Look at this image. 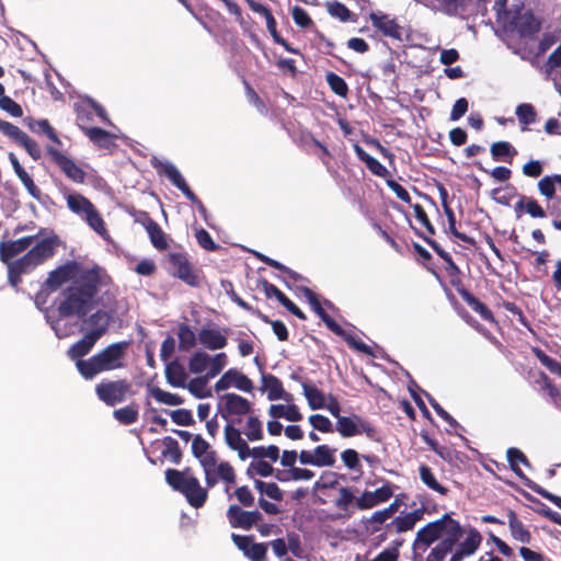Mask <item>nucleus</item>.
<instances>
[{
	"mask_svg": "<svg viewBox=\"0 0 561 561\" xmlns=\"http://www.w3.org/2000/svg\"><path fill=\"white\" fill-rule=\"evenodd\" d=\"M105 276L104 270L98 264L85 268L72 260L50 271L43 289L53 293L70 282L61 291L64 298L57 307L58 314L60 318H84L93 307Z\"/></svg>",
	"mask_w": 561,
	"mask_h": 561,
	"instance_id": "1",
	"label": "nucleus"
},
{
	"mask_svg": "<svg viewBox=\"0 0 561 561\" xmlns=\"http://www.w3.org/2000/svg\"><path fill=\"white\" fill-rule=\"evenodd\" d=\"M27 127L35 134L45 135L55 146H46V152L50 161L56 164L65 176L73 183L83 184L85 182L87 173L79 167L73 159L62 153L57 147L62 146L55 128L47 119H31Z\"/></svg>",
	"mask_w": 561,
	"mask_h": 561,
	"instance_id": "2",
	"label": "nucleus"
},
{
	"mask_svg": "<svg viewBox=\"0 0 561 561\" xmlns=\"http://www.w3.org/2000/svg\"><path fill=\"white\" fill-rule=\"evenodd\" d=\"M128 343L126 341L107 345L87 360L76 363V368L85 380H92L104 371L121 369L124 367V357Z\"/></svg>",
	"mask_w": 561,
	"mask_h": 561,
	"instance_id": "3",
	"label": "nucleus"
},
{
	"mask_svg": "<svg viewBox=\"0 0 561 561\" xmlns=\"http://www.w3.org/2000/svg\"><path fill=\"white\" fill-rule=\"evenodd\" d=\"M190 468L183 471L176 469L165 470V481L174 490L182 493L188 504L194 508L202 507L207 497V489L201 486L197 478L188 476Z\"/></svg>",
	"mask_w": 561,
	"mask_h": 561,
	"instance_id": "4",
	"label": "nucleus"
},
{
	"mask_svg": "<svg viewBox=\"0 0 561 561\" xmlns=\"http://www.w3.org/2000/svg\"><path fill=\"white\" fill-rule=\"evenodd\" d=\"M169 264V274L172 277L181 279L190 287H199L203 280V274L199 268L194 266L185 252H172L167 256Z\"/></svg>",
	"mask_w": 561,
	"mask_h": 561,
	"instance_id": "5",
	"label": "nucleus"
},
{
	"mask_svg": "<svg viewBox=\"0 0 561 561\" xmlns=\"http://www.w3.org/2000/svg\"><path fill=\"white\" fill-rule=\"evenodd\" d=\"M94 390L98 399L107 407H115L134 394L133 386L127 379H103Z\"/></svg>",
	"mask_w": 561,
	"mask_h": 561,
	"instance_id": "6",
	"label": "nucleus"
},
{
	"mask_svg": "<svg viewBox=\"0 0 561 561\" xmlns=\"http://www.w3.org/2000/svg\"><path fill=\"white\" fill-rule=\"evenodd\" d=\"M557 185L561 188V174L559 173L545 175L537 182L539 194L545 197L548 204L552 202L551 206L548 205L551 216L559 213L561 207V198L557 196Z\"/></svg>",
	"mask_w": 561,
	"mask_h": 561,
	"instance_id": "7",
	"label": "nucleus"
},
{
	"mask_svg": "<svg viewBox=\"0 0 561 561\" xmlns=\"http://www.w3.org/2000/svg\"><path fill=\"white\" fill-rule=\"evenodd\" d=\"M227 518L232 528L251 529L254 525H259L263 520L260 511H244L239 505L232 504L227 510Z\"/></svg>",
	"mask_w": 561,
	"mask_h": 561,
	"instance_id": "8",
	"label": "nucleus"
},
{
	"mask_svg": "<svg viewBox=\"0 0 561 561\" xmlns=\"http://www.w3.org/2000/svg\"><path fill=\"white\" fill-rule=\"evenodd\" d=\"M231 540L250 561H265L267 543L255 542L253 536L231 534Z\"/></svg>",
	"mask_w": 561,
	"mask_h": 561,
	"instance_id": "9",
	"label": "nucleus"
},
{
	"mask_svg": "<svg viewBox=\"0 0 561 561\" xmlns=\"http://www.w3.org/2000/svg\"><path fill=\"white\" fill-rule=\"evenodd\" d=\"M231 386L244 392H251L253 390L252 380L236 368H230L224 373L216 381L214 388L216 392H221L229 389Z\"/></svg>",
	"mask_w": 561,
	"mask_h": 561,
	"instance_id": "10",
	"label": "nucleus"
},
{
	"mask_svg": "<svg viewBox=\"0 0 561 561\" xmlns=\"http://www.w3.org/2000/svg\"><path fill=\"white\" fill-rule=\"evenodd\" d=\"M302 294L310 304L312 310L324 322L327 328L334 334L339 336H344L345 330L329 313H327L318 298V295L309 287H304Z\"/></svg>",
	"mask_w": 561,
	"mask_h": 561,
	"instance_id": "11",
	"label": "nucleus"
},
{
	"mask_svg": "<svg viewBox=\"0 0 561 561\" xmlns=\"http://www.w3.org/2000/svg\"><path fill=\"white\" fill-rule=\"evenodd\" d=\"M393 495V490L390 483H386L382 486L376 489L374 492L364 491L359 497L356 499V507L365 511L377 506L380 503H385L390 500Z\"/></svg>",
	"mask_w": 561,
	"mask_h": 561,
	"instance_id": "12",
	"label": "nucleus"
},
{
	"mask_svg": "<svg viewBox=\"0 0 561 561\" xmlns=\"http://www.w3.org/2000/svg\"><path fill=\"white\" fill-rule=\"evenodd\" d=\"M369 20L371 21L373 26L383 36L391 37L393 39H401L402 27L396 19H391L388 14L377 11L370 12Z\"/></svg>",
	"mask_w": 561,
	"mask_h": 561,
	"instance_id": "13",
	"label": "nucleus"
},
{
	"mask_svg": "<svg viewBox=\"0 0 561 561\" xmlns=\"http://www.w3.org/2000/svg\"><path fill=\"white\" fill-rule=\"evenodd\" d=\"M151 164L160 175L167 176L170 182L184 194V196L191 193V187L186 183L179 169L172 162H162L153 159L151 160Z\"/></svg>",
	"mask_w": 561,
	"mask_h": 561,
	"instance_id": "14",
	"label": "nucleus"
},
{
	"mask_svg": "<svg viewBox=\"0 0 561 561\" xmlns=\"http://www.w3.org/2000/svg\"><path fill=\"white\" fill-rule=\"evenodd\" d=\"M511 23L522 37H529L539 32L541 27V22L530 10L525 12L519 10Z\"/></svg>",
	"mask_w": 561,
	"mask_h": 561,
	"instance_id": "15",
	"label": "nucleus"
},
{
	"mask_svg": "<svg viewBox=\"0 0 561 561\" xmlns=\"http://www.w3.org/2000/svg\"><path fill=\"white\" fill-rule=\"evenodd\" d=\"M36 239L37 236H25L14 241H1L0 260L9 264L13 257L27 250Z\"/></svg>",
	"mask_w": 561,
	"mask_h": 561,
	"instance_id": "16",
	"label": "nucleus"
},
{
	"mask_svg": "<svg viewBox=\"0 0 561 561\" xmlns=\"http://www.w3.org/2000/svg\"><path fill=\"white\" fill-rule=\"evenodd\" d=\"M481 542V534L476 528L469 529L466 539L458 543L448 561H462L465 558L472 556L479 549Z\"/></svg>",
	"mask_w": 561,
	"mask_h": 561,
	"instance_id": "17",
	"label": "nucleus"
},
{
	"mask_svg": "<svg viewBox=\"0 0 561 561\" xmlns=\"http://www.w3.org/2000/svg\"><path fill=\"white\" fill-rule=\"evenodd\" d=\"M7 265L8 280L13 287H18V285L22 282V274L28 273L31 270L37 266L28 251L20 259L15 261L11 260Z\"/></svg>",
	"mask_w": 561,
	"mask_h": 561,
	"instance_id": "18",
	"label": "nucleus"
},
{
	"mask_svg": "<svg viewBox=\"0 0 561 561\" xmlns=\"http://www.w3.org/2000/svg\"><path fill=\"white\" fill-rule=\"evenodd\" d=\"M262 390L267 392L270 401L284 400L286 402L293 401V394L284 390L283 383L279 378L272 374H263Z\"/></svg>",
	"mask_w": 561,
	"mask_h": 561,
	"instance_id": "19",
	"label": "nucleus"
},
{
	"mask_svg": "<svg viewBox=\"0 0 561 561\" xmlns=\"http://www.w3.org/2000/svg\"><path fill=\"white\" fill-rule=\"evenodd\" d=\"M507 525L513 540L523 545L531 542L533 536L528 527L520 520L514 510L506 512Z\"/></svg>",
	"mask_w": 561,
	"mask_h": 561,
	"instance_id": "20",
	"label": "nucleus"
},
{
	"mask_svg": "<svg viewBox=\"0 0 561 561\" xmlns=\"http://www.w3.org/2000/svg\"><path fill=\"white\" fill-rule=\"evenodd\" d=\"M448 519V513L444 514L439 519L426 524L416 533L415 542H420L425 547H430L434 541L443 536L444 522Z\"/></svg>",
	"mask_w": 561,
	"mask_h": 561,
	"instance_id": "21",
	"label": "nucleus"
},
{
	"mask_svg": "<svg viewBox=\"0 0 561 561\" xmlns=\"http://www.w3.org/2000/svg\"><path fill=\"white\" fill-rule=\"evenodd\" d=\"M224 409L228 415H247L252 412L251 402L237 393H226L221 396Z\"/></svg>",
	"mask_w": 561,
	"mask_h": 561,
	"instance_id": "22",
	"label": "nucleus"
},
{
	"mask_svg": "<svg viewBox=\"0 0 561 561\" xmlns=\"http://www.w3.org/2000/svg\"><path fill=\"white\" fill-rule=\"evenodd\" d=\"M57 245L58 238L56 236L47 237L33 245L28 250V253L32 255V259L35 261V263L39 265L54 256Z\"/></svg>",
	"mask_w": 561,
	"mask_h": 561,
	"instance_id": "23",
	"label": "nucleus"
},
{
	"mask_svg": "<svg viewBox=\"0 0 561 561\" xmlns=\"http://www.w3.org/2000/svg\"><path fill=\"white\" fill-rule=\"evenodd\" d=\"M111 321L112 316L107 311L99 309L85 320L90 328L87 333L99 341L107 332Z\"/></svg>",
	"mask_w": 561,
	"mask_h": 561,
	"instance_id": "24",
	"label": "nucleus"
},
{
	"mask_svg": "<svg viewBox=\"0 0 561 561\" xmlns=\"http://www.w3.org/2000/svg\"><path fill=\"white\" fill-rule=\"evenodd\" d=\"M165 379L167 382L175 388H185L187 380V373L179 358L168 362L165 365Z\"/></svg>",
	"mask_w": 561,
	"mask_h": 561,
	"instance_id": "25",
	"label": "nucleus"
},
{
	"mask_svg": "<svg viewBox=\"0 0 561 561\" xmlns=\"http://www.w3.org/2000/svg\"><path fill=\"white\" fill-rule=\"evenodd\" d=\"M458 294L462 298V300L474 311L477 312L483 320L494 323L495 318L492 311L480 301L473 294H471L466 288H458Z\"/></svg>",
	"mask_w": 561,
	"mask_h": 561,
	"instance_id": "26",
	"label": "nucleus"
},
{
	"mask_svg": "<svg viewBox=\"0 0 561 561\" xmlns=\"http://www.w3.org/2000/svg\"><path fill=\"white\" fill-rule=\"evenodd\" d=\"M199 343L211 351L224 348L227 345V337L218 329L203 328L198 332Z\"/></svg>",
	"mask_w": 561,
	"mask_h": 561,
	"instance_id": "27",
	"label": "nucleus"
},
{
	"mask_svg": "<svg viewBox=\"0 0 561 561\" xmlns=\"http://www.w3.org/2000/svg\"><path fill=\"white\" fill-rule=\"evenodd\" d=\"M96 342L98 340L93 335L85 333L68 348L67 355L70 359L76 360V363L84 360L83 357L91 352Z\"/></svg>",
	"mask_w": 561,
	"mask_h": 561,
	"instance_id": "28",
	"label": "nucleus"
},
{
	"mask_svg": "<svg viewBox=\"0 0 561 561\" xmlns=\"http://www.w3.org/2000/svg\"><path fill=\"white\" fill-rule=\"evenodd\" d=\"M443 527V542H445L453 550L455 546L459 542L460 538L463 536V528L460 523L454 518H451L450 514H448V519L444 522Z\"/></svg>",
	"mask_w": 561,
	"mask_h": 561,
	"instance_id": "29",
	"label": "nucleus"
},
{
	"mask_svg": "<svg viewBox=\"0 0 561 561\" xmlns=\"http://www.w3.org/2000/svg\"><path fill=\"white\" fill-rule=\"evenodd\" d=\"M442 198H443V207L448 220V230L451 234H454L457 239L466 242L469 245H474L476 241L472 237L467 236L466 233L459 232L456 228V217L453 209L446 202L447 192L444 187L440 190Z\"/></svg>",
	"mask_w": 561,
	"mask_h": 561,
	"instance_id": "30",
	"label": "nucleus"
},
{
	"mask_svg": "<svg viewBox=\"0 0 561 561\" xmlns=\"http://www.w3.org/2000/svg\"><path fill=\"white\" fill-rule=\"evenodd\" d=\"M268 413L274 419L284 417L290 422H299L302 419V414L295 404H272L268 409Z\"/></svg>",
	"mask_w": 561,
	"mask_h": 561,
	"instance_id": "31",
	"label": "nucleus"
},
{
	"mask_svg": "<svg viewBox=\"0 0 561 561\" xmlns=\"http://www.w3.org/2000/svg\"><path fill=\"white\" fill-rule=\"evenodd\" d=\"M83 134L95 145L103 148H108L111 141L115 136L110 131L100 127H87L79 124Z\"/></svg>",
	"mask_w": 561,
	"mask_h": 561,
	"instance_id": "32",
	"label": "nucleus"
},
{
	"mask_svg": "<svg viewBox=\"0 0 561 561\" xmlns=\"http://www.w3.org/2000/svg\"><path fill=\"white\" fill-rule=\"evenodd\" d=\"M490 152L495 161H506L508 163H512L513 158L517 154L515 147L504 140L493 142Z\"/></svg>",
	"mask_w": 561,
	"mask_h": 561,
	"instance_id": "33",
	"label": "nucleus"
},
{
	"mask_svg": "<svg viewBox=\"0 0 561 561\" xmlns=\"http://www.w3.org/2000/svg\"><path fill=\"white\" fill-rule=\"evenodd\" d=\"M419 474L421 481L432 491L440 494V495H447L448 488L444 486L442 483L438 482L436 479L433 470L427 465H421L419 467Z\"/></svg>",
	"mask_w": 561,
	"mask_h": 561,
	"instance_id": "34",
	"label": "nucleus"
},
{
	"mask_svg": "<svg viewBox=\"0 0 561 561\" xmlns=\"http://www.w3.org/2000/svg\"><path fill=\"white\" fill-rule=\"evenodd\" d=\"M356 499L351 488L341 486L339 489V496L334 500V506L343 512L340 516L343 518H350L353 514L350 511V506L353 502L356 503Z\"/></svg>",
	"mask_w": 561,
	"mask_h": 561,
	"instance_id": "35",
	"label": "nucleus"
},
{
	"mask_svg": "<svg viewBox=\"0 0 561 561\" xmlns=\"http://www.w3.org/2000/svg\"><path fill=\"white\" fill-rule=\"evenodd\" d=\"M68 208L77 215H87L94 205L85 196L79 193L68 194L66 197Z\"/></svg>",
	"mask_w": 561,
	"mask_h": 561,
	"instance_id": "36",
	"label": "nucleus"
},
{
	"mask_svg": "<svg viewBox=\"0 0 561 561\" xmlns=\"http://www.w3.org/2000/svg\"><path fill=\"white\" fill-rule=\"evenodd\" d=\"M507 461L510 463L511 470L519 478L526 479L525 474L523 473L519 463H523L526 467H530V462L525 456V454L516 448V447H510L506 451Z\"/></svg>",
	"mask_w": 561,
	"mask_h": 561,
	"instance_id": "37",
	"label": "nucleus"
},
{
	"mask_svg": "<svg viewBox=\"0 0 561 561\" xmlns=\"http://www.w3.org/2000/svg\"><path fill=\"white\" fill-rule=\"evenodd\" d=\"M522 209H525L526 213L533 218L547 217V211L534 197L523 196L515 205L516 211H519Z\"/></svg>",
	"mask_w": 561,
	"mask_h": 561,
	"instance_id": "38",
	"label": "nucleus"
},
{
	"mask_svg": "<svg viewBox=\"0 0 561 561\" xmlns=\"http://www.w3.org/2000/svg\"><path fill=\"white\" fill-rule=\"evenodd\" d=\"M301 386L310 409L319 410L325 407V397L321 390L308 382H302Z\"/></svg>",
	"mask_w": 561,
	"mask_h": 561,
	"instance_id": "39",
	"label": "nucleus"
},
{
	"mask_svg": "<svg viewBox=\"0 0 561 561\" xmlns=\"http://www.w3.org/2000/svg\"><path fill=\"white\" fill-rule=\"evenodd\" d=\"M179 350L188 352L196 345V334L187 323H180L178 328Z\"/></svg>",
	"mask_w": 561,
	"mask_h": 561,
	"instance_id": "40",
	"label": "nucleus"
},
{
	"mask_svg": "<svg viewBox=\"0 0 561 561\" xmlns=\"http://www.w3.org/2000/svg\"><path fill=\"white\" fill-rule=\"evenodd\" d=\"M336 449L319 445L313 449L314 467H332L335 463Z\"/></svg>",
	"mask_w": 561,
	"mask_h": 561,
	"instance_id": "41",
	"label": "nucleus"
},
{
	"mask_svg": "<svg viewBox=\"0 0 561 561\" xmlns=\"http://www.w3.org/2000/svg\"><path fill=\"white\" fill-rule=\"evenodd\" d=\"M209 380L210 378L205 374L204 376L193 378L186 385V388L197 399L209 398L211 397V390L207 388Z\"/></svg>",
	"mask_w": 561,
	"mask_h": 561,
	"instance_id": "42",
	"label": "nucleus"
},
{
	"mask_svg": "<svg viewBox=\"0 0 561 561\" xmlns=\"http://www.w3.org/2000/svg\"><path fill=\"white\" fill-rule=\"evenodd\" d=\"M327 10L331 16L340 20L341 22H348V21L356 22L357 21L356 14L352 13L346 8L345 4H343L339 1H333V2L328 3Z\"/></svg>",
	"mask_w": 561,
	"mask_h": 561,
	"instance_id": "43",
	"label": "nucleus"
},
{
	"mask_svg": "<svg viewBox=\"0 0 561 561\" xmlns=\"http://www.w3.org/2000/svg\"><path fill=\"white\" fill-rule=\"evenodd\" d=\"M146 231L149 236L150 242L157 250L162 251L168 249L169 243L167 241V236L157 221L148 227Z\"/></svg>",
	"mask_w": 561,
	"mask_h": 561,
	"instance_id": "44",
	"label": "nucleus"
},
{
	"mask_svg": "<svg viewBox=\"0 0 561 561\" xmlns=\"http://www.w3.org/2000/svg\"><path fill=\"white\" fill-rule=\"evenodd\" d=\"M209 362H210V356L206 352H204V351L195 352L190 357L188 369L192 374H196V375L202 374L208 368Z\"/></svg>",
	"mask_w": 561,
	"mask_h": 561,
	"instance_id": "45",
	"label": "nucleus"
},
{
	"mask_svg": "<svg viewBox=\"0 0 561 561\" xmlns=\"http://www.w3.org/2000/svg\"><path fill=\"white\" fill-rule=\"evenodd\" d=\"M336 431L342 437H353L360 434L358 421L355 422L350 416H341L336 421Z\"/></svg>",
	"mask_w": 561,
	"mask_h": 561,
	"instance_id": "46",
	"label": "nucleus"
},
{
	"mask_svg": "<svg viewBox=\"0 0 561 561\" xmlns=\"http://www.w3.org/2000/svg\"><path fill=\"white\" fill-rule=\"evenodd\" d=\"M114 417L123 425L134 424L139 416L138 409L135 404L126 405L113 412Z\"/></svg>",
	"mask_w": 561,
	"mask_h": 561,
	"instance_id": "47",
	"label": "nucleus"
},
{
	"mask_svg": "<svg viewBox=\"0 0 561 561\" xmlns=\"http://www.w3.org/2000/svg\"><path fill=\"white\" fill-rule=\"evenodd\" d=\"M87 224L101 237L108 236L105 222L95 206L84 216Z\"/></svg>",
	"mask_w": 561,
	"mask_h": 561,
	"instance_id": "48",
	"label": "nucleus"
},
{
	"mask_svg": "<svg viewBox=\"0 0 561 561\" xmlns=\"http://www.w3.org/2000/svg\"><path fill=\"white\" fill-rule=\"evenodd\" d=\"M255 316L264 323L271 324L274 334L277 336L279 341L285 342L288 340L289 333L283 321L271 320L266 314L262 313L260 310H256Z\"/></svg>",
	"mask_w": 561,
	"mask_h": 561,
	"instance_id": "49",
	"label": "nucleus"
},
{
	"mask_svg": "<svg viewBox=\"0 0 561 561\" xmlns=\"http://www.w3.org/2000/svg\"><path fill=\"white\" fill-rule=\"evenodd\" d=\"M165 449L162 451L164 457H168L173 463L179 465L182 460V451L176 439L167 436L162 440Z\"/></svg>",
	"mask_w": 561,
	"mask_h": 561,
	"instance_id": "50",
	"label": "nucleus"
},
{
	"mask_svg": "<svg viewBox=\"0 0 561 561\" xmlns=\"http://www.w3.org/2000/svg\"><path fill=\"white\" fill-rule=\"evenodd\" d=\"M150 393L156 401L167 405H180L184 402L180 396L164 391L158 387L151 388Z\"/></svg>",
	"mask_w": 561,
	"mask_h": 561,
	"instance_id": "51",
	"label": "nucleus"
},
{
	"mask_svg": "<svg viewBox=\"0 0 561 561\" xmlns=\"http://www.w3.org/2000/svg\"><path fill=\"white\" fill-rule=\"evenodd\" d=\"M325 81L330 89L339 96L345 98L348 93V87L345 80L334 72L325 75Z\"/></svg>",
	"mask_w": 561,
	"mask_h": 561,
	"instance_id": "52",
	"label": "nucleus"
},
{
	"mask_svg": "<svg viewBox=\"0 0 561 561\" xmlns=\"http://www.w3.org/2000/svg\"><path fill=\"white\" fill-rule=\"evenodd\" d=\"M533 353L536 358L543 365L550 373L557 374L561 377V364L554 358L547 355L541 348L533 347Z\"/></svg>",
	"mask_w": 561,
	"mask_h": 561,
	"instance_id": "53",
	"label": "nucleus"
},
{
	"mask_svg": "<svg viewBox=\"0 0 561 561\" xmlns=\"http://www.w3.org/2000/svg\"><path fill=\"white\" fill-rule=\"evenodd\" d=\"M516 116L518 122L524 126L534 124L537 119L536 110L530 103H522L517 105Z\"/></svg>",
	"mask_w": 561,
	"mask_h": 561,
	"instance_id": "54",
	"label": "nucleus"
},
{
	"mask_svg": "<svg viewBox=\"0 0 561 561\" xmlns=\"http://www.w3.org/2000/svg\"><path fill=\"white\" fill-rule=\"evenodd\" d=\"M244 435L250 442H255L263 438L262 422L259 420L257 416L248 417Z\"/></svg>",
	"mask_w": 561,
	"mask_h": 561,
	"instance_id": "55",
	"label": "nucleus"
},
{
	"mask_svg": "<svg viewBox=\"0 0 561 561\" xmlns=\"http://www.w3.org/2000/svg\"><path fill=\"white\" fill-rule=\"evenodd\" d=\"M252 457L254 459L264 460L265 458L275 462L279 459V448L276 445L253 447Z\"/></svg>",
	"mask_w": 561,
	"mask_h": 561,
	"instance_id": "56",
	"label": "nucleus"
},
{
	"mask_svg": "<svg viewBox=\"0 0 561 561\" xmlns=\"http://www.w3.org/2000/svg\"><path fill=\"white\" fill-rule=\"evenodd\" d=\"M19 180L22 182L27 193L36 201H41L42 192L38 186L34 183L32 176L26 172L23 168L19 172L15 173Z\"/></svg>",
	"mask_w": 561,
	"mask_h": 561,
	"instance_id": "57",
	"label": "nucleus"
},
{
	"mask_svg": "<svg viewBox=\"0 0 561 561\" xmlns=\"http://www.w3.org/2000/svg\"><path fill=\"white\" fill-rule=\"evenodd\" d=\"M227 363L228 358L225 353H218L215 356L210 357L208 369L206 371L208 378L213 379L217 375H219L227 365Z\"/></svg>",
	"mask_w": 561,
	"mask_h": 561,
	"instance_id": "58",
	"label": "nucleus"
},
{
	"mask_svg": "<svg viewBox=\"0 0 561 561\" xmlns=\"http://www.w3.org/2000/svg\"><path fill=\"white\" fill-rule=\"evenodd\" d=\"M274 473V468L271 463L265 460L252 461L248 469L247 474L252 477L253 474H259L260 477H270Z\"/></svg>",
	"mask_w": 561,
	"mask_h": 561,
	"instance_id": "59",
	"label": "nucleus"
},
{
	"mask_svg": "<svg viewBox=\"0 0 561 561\" xmlns=\"http://www.w3.org/2000/svg\"><path fill=\"white\" fill-rule=\"evenodd\" d=\"M224 434L227 446L232 450L245 442L241 437V432L231 424L225 426Z\"/></svg>",
	"mask_w": 561,
	"mask_h": 561,
	"instance_id": "60",
	"label": "nucleus"
},
{
	"mask_svg": "<svg viewBox=\"0 0 561 561\" xmlns=\"http://www.w3.org/2000/svg\"><path fill=\"white\" fill-rule=\"evenodd\" d=\"M308 421L312 425L313 430L321 433H333L334 431L330 419L322 414H312L309 416Z\"/></svg>",
	"mask_w": 561,
	"mask_h": 561,
	"instance_id": "61",
	"label": "nucleus"
},
{
	"mask_svg": "<svg viewBox=\"0 0 561 561\" xmlns=\"http://www.w3.org/2000/svg\"><path fill=\"white\" fill-rule=\"evenodd\" d=\"M341 459L345 467L351 470H356L362 473V466L359 462V455L355 449L348 448L341 454Z\"/></svg>",
	"mask_w": 561,
	"mask_h": 561,
	"instance_id": "62",
	"label": "nucleus"
},
{
	"mask_svg": "<svg viewBox=\"0 0 561 561\" xmlns=\"http://www.w3.org/2000/svg\"><path fill=\"white\" fill-rule=\"evenodd\" d=\"M522 172L527 178L538 179L543 173V162L531 159L523 164Z\"/></svg>",
	"mask_w": 561,
	"mask_h": 561,
	"instance_id": "63",
	"label": "nucleus"
},
{
	"mask_svg": "<svg viewBox=\"0 0 561 561\" xmlns=\"http://www.w3.org/2000/svg\"><path fill=\"white\" fill-rule=\"evenodd\" d=\"M18 145L22 146L34 160H39L42 158L39 146L26 133L19 140Z\"/></svg>",
	"mask_w": 561,
	"mask_h": 561,
	"instance_id": "64",
	"label": "nucleus"
}]
</instances>
